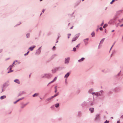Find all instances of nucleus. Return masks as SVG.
Returning a JSON list of instances; mask_svg holds the SVG:
<instances>
[{
    "label": "nucleus",
    "instance_id": "nucleus-45",
    "mask_svg": "<svg viewBox=\"0 0 123 123\" xmlns=\"http://www.w3.org/2000/svg\"><path fill=\"white\" fill-rule=\"evenodd\" d=\"M65 82L66 84H67V80L66 79L65 80Z\"/></svg>",
    "mask_w": 123,
    "mask_h": 123
},
{
    "label": "nucleus",
    "instance_id": "nucleus-42",
    "mask_svg": "<svg viewBox=\"0 0 123 123\" xmlns=\"http://www.w3.org/2000/svg\"><path fill=\"white\" fill-rule=\"evenodd\" d=\"M25 93V92H24V91H22L21 92V93L22 94H24Z\"/></svg>",
    "mask_w": 123,
    "mask_h": 123
},
{
    "label": "nucleus",
    "instance_id": "nucleus-56",
    "mask_svg": "<svg viewBox=\"0 0 123 123\" xmlns=\"http://www.w3.org/2000/svg\"><path fill=\"white\" fill-rule=\"evenodd\" d=\"M20 63V62L19 61L18 62V64H19Z\"/></svg>",
    "mask_w": 123,
    "mask_h": 123
},
{
    "label": "nucleus",
    "instance_id": "nucleus-24",
    "mask_svg": "<svg viewBox=\"0 0 123 123\" xmlns=\"http://www.w3.org/2000/svg\"><path fill=\"white\" fill-rule=\"evenodd\" d=\"M81 112H78V116L79 117H80L81 116Z\"/></svg>",
    "mask_w": 123,
    "mask_h": 123
},
{
    "label": "nucleus",
    "instance_id": "nucleus-47",
    "mask_svg": "<svg viewBox=\"0 0 123 123\" xmlns=\"http://www.w3.org/2000/svg\"><path fill=\"white\" fill-rule=\"evenodd\" d=\"M99 29L100 30H102V27H100Z\"/></svg>",
    "mask_w": 123,
    "mask_h": 123
},
{
    "label": "nucleus",
    "instance_id": "nucleus-12",
    "mask_svg": "<svg viewBox=\"0 0 123 123\" xmlns=\"http://www.w3.org/2000/svg\"><path fill=\"white\" fill-rule=\"evenodd\" d=\"M14 82L18 84H20V81L19 80L16 79L14 80Z\"/></svg>",
    "mask_w": 123,
    "mask_h": 123
},
{
    "label": "nucleus",
    "instance_id": "nucleus-41",
    "mask_svg": "<svg viewBox=\"0 0 123 123\" xmlns=\"http://www.w3.org/2000/svg\"><path fill=\"white\" fill-rule=\"evenodd\" d=\"M14 66V65L13 64H12L10 66V67H11L12 68Z\"/></svg>",
    "mask_w": 123,
    "mask_h": 123
},
{
    "label": "nucleus",
    "instance_id": "nucleus-57",
    "mask_svg": "<svg viewBox=\"0 0 123 123\" xmlns=\"http://www.w3.org/2000/svg\"><path fill=\"white\" fill-rule=\"evenodd\" d=\"M56 88H57V86H55V89H56Z\"/></svg>",
    "mask_w": 123,
    "mask_h": 123
},
{
    "label": "nucleus",
    "instance_id": "nucleus-40",
    "mask_svg": "<svg viewBox=\"0 0 123 123\" xmlns=\"http://www.w3.org/2000/svg\"><path fill=\"white\" fill-rule=\"evenodd\" d=\"M53 82V81H51V82H50L48 84V85L49 84H51V83H52Z\"/></svg>",
    "mask_w": 123,
    "mask_h": 123
},
{
    "label": "nucleus",
    "instance_id": "nucleus-25",
    "mask_svg": "<svg viewBox=\"0 0 123 123\" xmlns=\"http://www.w3.org/2000/svg\"><path fill=\"white\" fill-rule=\"evenodd\" d=\"M30 34L29 33L27 34L26 35V37L27 38H29L30 37Z\"/></svg>",
    "mask_w": 123,
    "mask_h": 123
},
{
    "label": "nucleus",
    "instance_id": "nucleus-7",
    "mask_svg": "<svg viewBox=\"0 0 123 123\" xmlns=\"http://www.w3.org/2000/svg\"><path fill=\"white\" fill-rule=\"evenodd\" d=\"M89 39L88 38H87L83 40L84 44L85 45H87L88 44V41Z\"/></svg>",
    "mask_w": 123,
    "mask_h": 123
},
{
    "label": "nucleus",
    "instance_id": "nucleus-33",
    "mask_svg": "<svg viewBox=\"0 0 123 123\" xmlns=\"http://www.w3.org/2000/svg\"><path fill=\"white\" fill-rule=\"evenodd\" d=\"M19 101L18 100H17L16 101H15V102H13V103L14 104H16L17 102H18Z\"/></svg>",
    "mask_w": 123,
    "mask_h": 123
},
{
    "label": "nucleus",
    "instance_id": "nucleus-15",
    "mask_svg": "<svg viewBox=\"0 0 123 123\" xmlns=\"http://www.w3.org/2000/svg\"><path fill=\"white\" fill-rule=\"evenodd\" d=\"M84 60H85V58H84V57H82L81 59L79 60H78V62H82L83 61H84Z\"/></svg>",
    "mask_w": 123,
    "mask_h": 123
},
{
    "label": "nucleus",
    "instance_id": "nucleus-60",
    "mask_svg": "<svg viewBox=\"0 0 123 123\" xmlns=\"http://www.w3.org/2000/svg\"><path fill=\"white\" fill-rule=\"evenodd\" d=\"M14 61H15V62H18V61L17 60H16Z\"/></svg>",
    "mask_w": 123,
    "mask_h": 123
},
{
    "label": "nucleus",
    "instance_id": "nucleus-19",
    "mask_svg": "<svg viewBox=\"0 0 123 123\" xmlns=\"http://www.w3.org/2000/svg\"><path fill=\"white\" fill-rule=\"evenodd\" d=\"M39 95V94L37 93H35L32 95V97H35Z\"/></svg>",
    "mask_w": 123,
    "mask_h": 123
},
{
    "label": "nucleus",
    "instance_id": "nucleus-51",
    "mask_svg": "<svg viewBox=\"0 0 123 123\" xmlns=\"http://www.w3.org/2000/svg\"><path fill=\"white\" fill-rule=\"evenodd\" d=\"M79 45H80V44H78L76 46V47H77L78 46H79Z\"/></svg>",
    "mask_w": 123,
    "mask_h": 123
},
{
    "label": "nucleus",
    "instance_id": "nucleus-48",
    "mask_svg": "<svg viewBox=\"0 0 123 123\" xmlns=\"http://www.w3.org/2000/svg\"><path fill=\"white\" fill-rule=\"evenodd\" d=\"M117 123H120L119 120L117 121Z\"/></svg>",
    "mask_w": 123,
    "mask_h": 123
},
{
    "label": "nucleus",
    "instance_id": "nucleus-17",
    "mask_svg": "<svg viewBox=\"0 0 123 123\" xmlns=\"http://www.w3.org/2000/svg\"><path fill=\"white\" fill-rule=\"evenodd\" d=\"M35 47V46L32 47H31L29 48V49H30L31 51H32L33 50L34 48Z\"/></svg>",
    "mask_w": 123,
    "mask_h": 123
},
{
    "label": "nucleus",
    "instance_id": "nucleus-64",
    "mask_svg": "<svg viewBox=\"0 0 123 123\" xmlns=\"http://www.w3.org/2000/svg\"><path fill=\"white\" fill-rule=\"evenodd\" d=\"M84 0H82V1H83Z\"/></svg>",
    "mask_w": 123,
    "mask_h": 123
},
{
    "label": "nucleus",
    "instance_id": "nucleus-23",
    "mask_svg": "<svg viewBox=\"0 0 123 123\" xmlns=\"http://www.w3.org/2000/svg\"><path fill=\"white\" fill-rule=\"evenodd\" d=\"M93 89H92V88L90 89L89 90V93H91L93 91Z\"/></svg>",
    "mask_w": 123,
    "mask_h": 123
},
{
    "label": "nucleus",
    "instance_id": "nucleus-36",
    "mask_svg": "<svg viewBox=\"0 0 123 123\" xmlns=\"http://www.w3.org/2000/svg\"><path fill=\"white\" fill-rule=\"evenodd\" d=\"M115 1V0H112V1L111 2V4H112Z\"/></svg>",
    "mask_w": 123,
    "mask_h": 123
},
{
    "label": "nucleus",
    "instance_id": "nucleus-44",
    "mask_svg": "<svg viewBox=\"0 0 123 123\" xmlns=\"http://www.w3.org/2000/svg\"><path fill=\"white\" fill-rule=\"evenodd\" d=\"M2 51V49H0V53Z\"/></svg>",
    "mask_w": 123,
    "mask_h": 123
},
{
    "label": "nucleus",
    "instance_id": "nucleus-18",
    "mask_svg": "<svg viewBox=\"0 0 123 123\" xmlns=\"http://www.w3.org/2000/svg\"><path fill=\"white\" fill-rule=\"evenodd\" d=\"M55 105L56 108H57L59 106V104L58 103H57L55 104Z\"/></svg>",
    "mask_w": 123,
    "mask_h": 123
},
{
    "label": "nucleus",
    "instance_id": "nucleus-22",
    "mask_svg": "<svg viewBox=\"0 0 123 123\" xmlns=\"http://www.w3.org/2000/svg\"><path fill=\"white\" fill-rule=\"evenodd\" d=\"M51 99L50 98V97H49L46 99L45 100V101L46 102L50 100Z\"/></svg>",
    "mask_w": 123,
    "mask_h": 123
},
{
    "label": "nucleus",
    "instance_id": "nucleus-38",
    "mask_svg": "<svg viewBox=\"0 0 123 123\" xmlns=\"http://www.w3.org/2000/svg\"><path fill=\"white\" fill-rule=\"evenodd\" d=\"M58 93H56V94H55L54 95V96L55 97L57 96L58 95Z\"/></svg>",
    "mask_w": 123,
    "mask_h": 123
},
{
    "label": "nucleus",
    "instance_id": "nucleus-39",
    "mask_svg": "<svg viewBox=\"0 0 123 123\" xmlns=\"http://www.w3.org/2000/svg\"><path fill=\"white\" fill-rule=\"evenodd\" d=\"M107 25V24H105L103 26V28H105V27Z\"/></svg>",
    "mask_w": 123,
    "mask_h": 123
},
{
    "label": "nucleus",
    "instance_id": "nucleus-34",
    "mask_svg": "<svg viewBox=\"0 0 123 123\" xmlns=\"http://www.w3.org/2000/svg\"><path fill=\"white\" fill-rule=\"evenodd\" d=\"M76 48L74 47L73 48V51H75L76 50Z\"/></svg>",
    "mask_w": 123,
    "mask_h": 123
},
{
    "label": "nucleus",
    "instance_id": "nucleus-63",
    "mask_svg": "<svg viewBox=\"0 0 123 123\" xmlns=\"http://www.w3.org/2000/svg\"><path fill=\"white\" fill-rule=\"evenodd\" d=\"M111 118H113V117H111Z\"/></svg>",
    "mask_w": 123,
    "mask_h": 123
},
{
    "label": "nucleus",
    "instance_id": "nucleus-61",
    "mask_svg": "<svg viewBox=\"0 0 123 123\" xmlns=\"http://www.w3.org/2000/svg\"><path fill=\"white\" fill-rule=\"evenodd\" d=\"M113 54H114V52H113L112 53V54H111V55H112Z\"/></svg>",
    "mask_w": 123,
    "mask_h": 123
},
{
    "label": "nucleus",
    "instance_id": "nucleus-20",
    "mask_svg": "<svg viewBox=\"0 0 123 123\" xmlns=\"http://www.w3.org/2000/svg\"><path fill=\"white\" fill-rule=\"evenodd\" d=\"M92 37H93L95 36V33L94 31H93L91 34Z\"/></svg>",
    "mask_w": 123,
    "mask_h": 123
},
{
    "label": "nucleus",
    "instance_id": "nucleus-16",
    "mask_svg": "<svg viewBox=\"0 0 123 123\" xmlns=\"http://www.w3.org/2000/svg\"><path fill=\"white\" fill-rule=\"evenodd\" d=\"M6 97V95L2 96L0 97V99L1 100H2L3 99L5 98Z\"/></svg>",
    "mask_w": 123,
    "mask_h": 123
},
{
    "label": "nucleus",
    "instance_id": "nucleus-5",
    "mask_svg": "<svg viewBox=\"0 0 123 123\" xmlns=\"http://www.w3.org/2000/svg\"><path fill=\"white\" fill-rule=\"evenodd\" d=\"M41 47H39L38 49L37 50L35 53V54L38 55L40 54L41 50Z\"/></svg>",
    "mask_w": 123,
    "mask_h": 123
},
{
    "label": "nucleus",
    "instance_id": "nucleus-6",
    "mask_svg": "<svg viewBox=\"0 0 123 123\" xmlns=\"http://www.w3.org/2000/svg\"><path fill=\"white\" fill-rule=\"evenodd\" d=\"M9 84L7 82L5 83L3 85V87L2 89V91L3 92L4 91L3 90V88L4 87H6L9 86Z\"/></svg>",
    "mask_w": 123,
    "mask_h": 123
},
{
    "label": "nucleus",
    "instance_id": "nucleus-35",
    "mask_svg": "<svg viewBox=\"0 0 123 123\" xmlns=\"http://www.w3.org/2000/svg\"><path fill=\"white\" fill-rule=\"evenodd\" d=\"M58 37L57 39H59V37H60V34H58Z\"/></svg>",
    "mask_w": 123,
    "mask_h": 123
},
{
    "label": "nucleus",
    "instance_id": "nucleus-10",
    "mask_svg": "<svg viewBox=\"0 0 123 123\" xmlns=\"http://www.w3.org/2000/svg\"><path fill=\"white\" fill-rule=\"evenodd\" d=\"M105 39V38H103L101 40L98 46V49H99L100 48V47L101 46L100 45L103 43Z\"/></svg>",
    "mask_w": 123,
    "mask_h": 123
},
{
    "label": "nucleus",
    "instance_id": "nucleus-13",
    "mask_svg": "<svg viewBox=\"0 0 123 123\" xmlns=\"http://www.w3.org/2000/svg\"><path fill=\"white\" fill-rule=\"evenodd\" d=\"M89 111L92 113H93L94 112V108H91L89 109Z\"/></svg>",
    "mask_w": 123,
    "mask_h": 123
},
{
    "label": "nucleus",
    "instance_id": "nucleus-55",
    "mask_svg": "<svg viewBox=\"0 0 123 123\" xmlns=\"http://www.w3.org/2000/svg\"><path fill=\"white\" fill-rule=\"evenodd\" d=\"M45 11V10H43V13L44 12V11Z\"/></svg>",
    "mask_w": 123,
    "mask_h": 123
},
{
    "label": "nucleus",
    "instance_id": "nucleus-1",
    "mask_svg": "<svg viewBox=\"0 0 123 123\" xmlns=\"http://www.w3.org/2000/svg\"><path fill=\"white\" fill-rule=\"evenodd\" d=\"M41 76L42 78H47L49 79L52 77V75L50 73H46L42 75Z\"/></svg>",
    "mask_w": 123,
    "mask_h": 123
},
{
    "label": "nucleus",
    "instance_id": "nucleus-27",
    "mask_svg": "<svg viewBox=\"0 0 123 123\" xmlns=\"http://www.w3.org/2000/svg\"><path fill=\"white\" fill-rule=\"evenodd\" d=\"M56 47L55 46H54L52 48V49L53 50H55V49Z\"/></svg>",
    "mask_w": 123,
    "mask_h": 123
},
{
    "label": "nucleus",
    "instance_id": "nucleus-9",
    "mask_svg": "<svg viewBox=\"0 0 123 123\" xmlns=\"http://www.w3.org/2000/svg\"><path fill=\"white\" fill-rule=\"evenodd\" d=\"M59 69V68L58 67L55 68L52 70V72L53 73H55L56 71L58 70Z\"/></svg>",
    "mask_w": 123,
    "mask_h": 123
},
{
    "label": "nucleus",
    "instance_id": "nucleus-37",
    "mask_svg": "<svg viewBox=\"0 0 123 123\" xmlns=\"http://www.w3.org/2000/svg\"><path fill=\"white\" fill-rule=\"evenodd\" d=\"M29 52V51H28L26 53H25L24 54V55L25 56L26 55H27L28 54V53Z\"/></svg>",
    "mask_w": 123,
    "mask_h": 123
},
{
    "label": "nucleus",
    "instance_id": "nucleus-26",
    "mask_svg": "<svg viewBox=\"0 0 123 123\" xmlns=\"http://www.w3.org/2000/svg\"><path fill=\"white\" fill-rule=\"evenodd\" d=\"M57 77H55L52 81H53V82H54V81L56 80H57Z\"/></svg>",
    "mask_w": 123,
    "mask_h": 123
},
{
    "label": "nucleus",
    "instance_id": "nucleus-62",
    "mask_svg": "<svg viewBox=\"0 0 123 123\" xmlns=\"http://www.w3.org/2000/svg\"><path fill=\"white\" fill-rule=\"evenodd\" d=\"M58 42V41H57L56 42V43H57Z\"/></svg>",
    "mask_w": 123,
    "mask_h": 123
},
{
    "label": "nucleus",
    "instance_id": "nucleus-3",
    "mask_svg": "<svg viewBox=\"0 0 123 123\" xmlns=\"http://www.w3.org/2000/svg\"><path fill=\"white\" fill-rule=\"evenodd\" d=\"M70 58L69 57H68L65 58L64 63L65 64H68L69 62Z\"/></svg>",
    "mask_w": 123,
    "mask_h": 123
},
{
    "label": "nucleus",
    "instance_id": "nucleus-14",
    "mask_svg": "<svg viewBox=\"0 0 123 123\" xmlns=\"http://www.w3.org/2000/svg\"><path fill=\"white\" fill-rule=\"evenodd\" d=\"M70 74V73L69 72H68L66 74H65V76H64V78H67L69 76V75Z\"/></svg>",
    "mask_w": 123,
    "mask_h": 123
},
{
    "label": "nucleus",
    "instance_id": "nucleus-49",
    "mask_svg": "<svg viewBox=\"0 0 123 123\" xmlns=\"http://www.w3.org/2000/svg\"><path fill=\"white\" fill-rule=\"evenodd\" d=\"M120 118H123V115H122V116H121V117H120Z\"/></svg>",
    "mask_w": 123,
    "mask_h": 123
},
{
    "label": "nucleus",
    "instance_id": "nucleus-43",
    "mask_svg": "<svg viewBox=\"0 0 123 123\" xmlns=\"http://www.w3.org/2000/svg\"><path fill=\"white\" fill-rule=\"evenodd\" d=\"M54 96H52L50 97V98H51V99H52L54 97Z\"/></svg>",
    "mask_w": 123,
    "mask_h": 123
},
{
    "label": "nucleus",
    "instance_id": "nucleus-8",
    "mask_svg": "<svg viewBox=\"0 0 123 123\" xmlns=\"http://www.w3.org/2000/svg\"><path fill=\"white\" fill-rule=\"evenodd\" d=\"M103 92V91L101 90L99 92H96L95 94V95L97 96H101L102 95V93Z\"/></svg>",
    "mask_w": 123,
    "mask_h": 123
},
{
    "label": "nucleus",
    "instance_id": "nucleus-58",
    "mask_svg": "<svg viewBox=\"0 0 123 123\" xmlns=\"http://www.w3.org/2000/svg\"><path fill=\"white\" fill-rule=\"evenodd\" d=\"M114 44H115V43H114L113 44V45H112V47H113V46L114 45Z\"/></svg>",
    "mask_w": 123,
    "mask_h": 123
},
{
    "label": "nucleus",
    "instance_id": "nucleus-28",
    "mask_svg": "<svg viewBox=\"0 0 123 123\" xmlns=\"http://www.w3.org/2000/svg\"><path fill=\"white\" fill-rule=\"evenodd\" d=\"M13 71V70H10V71H8L7 72V73H11V72H12Z\"/></svg>",
    "mask_w": 123,
    "mask_h": 123
},
{
    "label": "nucleus",
    "instance_id": "nucleus-31",
    "mask_svg": "<svg viewBox=\"0 0 123 123\" xmlns=\"http://www.w3.org/2000/svg\"><path fill=\"white\" fill-rule=\"evenodd\" d=\"M24 98V97H22V98H20L18 100V101H19L20 100H22V99H23Z\"/></svg>",
    "mask_w": 123,
    "mask_h": 123
},
{
    "label": "nucleus",
    "instance_id": "nucleus-50",
    "mask_svg": "<svg viewBox=\"0 0 123 123\" xmlns=\"http://www.w3.org/2000/svg\"><path fill=\"white\" fill-rule=\"evenodd\" d=\"M55 92H57V89H55Z\"/></svg>",
    "mask_w": 123,
    "mask_h": 123
},
{
    "label": "nucleus",
    "instance_id": "nucleus-32",
    "mask_svg": "<svg viewBox=\"0 0 123 123\" xmlns=\"http://www.w3.org/2000/svg\"><path fill=\"white\" fill-rule=\"evenodd\" d=\"M109 121H107L106 120V121H105V122L104 123H109Z\"/></svg>",
    "mask_w": 123,
    "mask_h": 123
},
{
    "label": "nucleus",
    "instance_id": "nucleus-54",
    "mask_svg": "<svg viewBox=\"0 0 123 123\" xmlns=\"http://www.w3.org/2000/svg\"><path fill=\"white\" fill-rule=\"evenodd\" d=\"M15 61H14V62H13V64H13H13L15 63Z\"/></svg>",
    "mask_w": 123,
    "mask_h": 123
},
{
    "label": "nucleus",
    "instance_id": "nucleus-29",
    "mask_svg": "<svg viewBox=\"0 0 123 123\" xmlns=\"http://www.w3.org/2000/svg\"><path fill=\"white\" fill-rule=\"evenodd\" d=\"M68 39H69V38L70 36L71 35V34H68Z\"/></svg>",
    "mask_w": 123,
    "mask_h": 123
},
{
    "label": "nucleus",
    "instance_id": "nucleus-21",
    "mask_svg": "<svg viewBox=\"0 0 123 123\" xmlns=\"http://www.w3.org/2000/svg\"><path fill=\"white\" fill-rule=\"evenodd\" d=\"M94 104V101H92L91 102L90 104V105L92 106Z\"/></svg>",
    "mask_w": 123,
    "mask_h": 123
},
{
    "label": "nucleus",
    "instance_id": "nucleus-53",
    "mask_svg": "<svg viewBox=\"0 0 123 123\" xmlns=\"http://www.w3.org/2000/svg\"><path fill=\"white\" fill-rule=\"evenodd\" d=\"M123 26V24L121 25H120V26L121 27H122Z\"/></svg>",
    "mask_w": 123,
    "mask_h": 123
},
{
    "label": "nucleus",
    "instance_id": "nucleus-30",
    "mask_svg": "<svg viewBox=\"0 0 123 123\" xmlns=\"http://www.w3.org/2000/svg\"><path fill=\"white\" fill-rule=\"evenodd\" d=\"M121 71H120L119 72V73L117 74V75L118 76H119L120 75V74H121Z\"/></svg>",
    "mask_w": 123,
    "mask_h": 123
},
{
    "label": "nucleus",
    "instance_id": "nucleus-2",
    "mask_svg": "<svg viewBox=\"0 0 123 123\" xmlns=\"http://www.w3.org/2000/svg\"><path fill=\"white\" fill-rule=\"evenodd\" d=\"M100 119V115L99 114H97L95 116L94 120L96 121H99Z\"/></svg>",
    "mask_w": 123,
    "mask_h": 123
},
{
    "label": "nucleus",
    "instance_id": "nucleus-4",
    "mask_svg": "<svg viewBox=\"0 0 123 123\" xmlns=\"http://www.w3.org/2000/svg\"><path fill=\"white\" fill-rule=\"evenodd\" d=\"M80 35L79 33L77 34L74 37L72 40V41H75L78 38Z\"/></svg>",
    "mask_w": 123,
    "mask_h": 123
},
{
    "label": "nucleus",
    "instance_id": "nucleus-52",
    "mask_svg": "<svg viewBox=\"0 0 123 123\" xmlns=\"http://www.w3.org/2000/svg\"><path fill=\"white\" fill-rule=\"evenodd\" d=\"M9 68L10 70H11L12 68L10 67V66H9Z\"/></svg>",
    "mask_w": 123,
    "mask_h": 123
},
{
    "label": "nucleus",
    "instance_id": "nucleus-46",
    "mask_svg": "<svg viewBox=\"0 0 123 123\" xmlns=\"http://www.w3.org/2000/svg\"><path fill=\"white\" fill-rule=\"evenodd\" d=\"M95 93H96V92H92L91 93L92 95L94 94L95 95Z\"/></svg>",
    "mask_w": 123,
    "mask_h": 123
},
{
    "label": "nucleus",
    "instance_id": "nucleus-59",
    "mask_svg": "<svg viewBox=\"0 0 123 123\" xmlns=\"http://www.w3.org/2000/svg\"><path fill=\"white\" fill-rule=\"evenodd\" d=\"M112 46L111 47V48L110 49V50H111V49L112 48Z\"/></svg>",
    "mask_w": 123,
    "mask_h": 123
},
{
    "label": "nucleus",
    "instance_id": "nucleus-11",
    "mask_svg": "<svg viewBox=\"0 0 123 123\" xmlns=\"http://www.w3.org/2000/svg\"><path fill=\"white\" fill-rule=\"evenodd\" d=\"M29 103V102H28L25 104H23L22 105L21 107V108L22 109L25 106H26V105L28 104Z\"/></svg>",
    "mask_w": 123,
    "mask_h": 123
}]
</instances>
